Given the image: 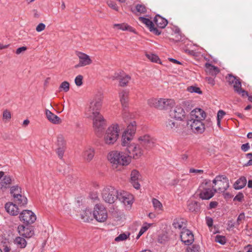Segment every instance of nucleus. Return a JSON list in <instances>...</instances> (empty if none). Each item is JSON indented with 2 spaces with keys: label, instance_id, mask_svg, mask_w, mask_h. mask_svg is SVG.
<instances>
[{
  "label": "nucleus",
  "instance_id": "nucleus-35",
  "mask_svg": "<svg viewBox=\"0 0 252 252\" xmlns=\"http://www.w3.org/2000/svg\"><path fill=\"white\" fill-rule=\"evenodd\" d=\"M247 184V179L245 177H241L238 179L234 185L236 189H240L243 188Z\"/></svg>",
  "mask_w": 252,
  "mask_h": 252
},
{
  "label": "nucleus",
  "instance_id": "nucleus-12",
  "mask_svg": "<svg viewBox=\"0 0 252 252\" xmlns=\"http://www.w3.org/2000/svg\"><path fill=\"white\" fill-rule=\"evenodd\" d=\"M17 229L19 235L24 238H30L34 235L33 227L29 224L19 225Z\"/></svg>",
  "mask_w": 252,
  "mask_h": 252
},
{
  "label": "nucleus",
  "instance_id": "nucleus-48",
  "mask_svg": "<svg viewBox=\"0 0 252 252\" xmlns=\"http://www.w3.org/2000/svg\"><path fill=\"white\" fill-rule=\"evenodd\" d=\"M200 247L197 245H193L190 247L187 248V252H199Z\"/></svg>",
  "mask_w": 252,
  "mask_h": 252
},
{
  "label": "nucleus",
  "instance_id": "nucleus-38",
  "mask_svg": "<svg viewBox=\"0 0 252 252\" xmlns=\"http://www.w3.org/2000/svg\"><path fill=\"white\" fill-rule=\"evenodd\" d=\"M172 225L174 228L180 229L184 227V220L182 219H175L174 220Z\"/></svg>",
  "mask_w": 252,
  "mask_h": 252
},
{
  "label": "nucleus",
  "instance_id": "nucleus-30",
  "mask_svg": "<svg viewBox=\"0 0 252 252\" xmlns=\"http://www.w3.org/2000/svg\"><path fill=\"white\" fill-rule=\"evenodd\" d=\"M81 218L85 222H88L94 218L93 213L91 210L86 208L81 213Z\"/></svg>",
  "mask_w": 252,
  "mask_h": 252
},
{
  "label": "nucleus",
  "instance_id": "nucleus-5",
  "mask_svg": "<svg viewBox=\"0 0 252 252\" xmlns=\"http://www.w3.org/2000/svg\"><path fill=\"white\" fill-rule=\"evenodd\" d=\"M118 190L111 186H107L103 189L101 196L105 202L112 204L117 200L116 194Z\"/></svg>",
  "mask_w": 252,
  "mask_h": 252
},
{
  "label": "nucleus",
  "instance_id": "nucleus-4",
  "mask_svg": "<svg viewBox=\"0 0 252 252\" xmlns=\"http://www.w3.org/2000/svg\"><path fill=\"white\" fill-rule=\"evenodd\" d=\"M119 127L118 124L109 126L104 135L103 140L107 145H113L118 140L119 136Z\"/></svg>",
  "mask_w": 252,
  "mask_h": 252
},
{
  "label": "nucleus",
  "instance_id": "nucleus-17",
  "mask_svg": "<svg viewBox=\"0 0 252 252\" xmlns=\"http://www.w3.org/2000/svg\"><path fill=\"white\" fill-rule=\"evenodd\" d=\"M138 19L140 22L146 26L151 32H152L157 35L161 33V31L155 27L154 23L149 19L143 17H140Z\"/></svg>",
  "mask_w": 252,
  "mask_h": 252
},
{
  "label": "nucleus",
  "instance_id": "nucleus-33",
  "mask_svg": "<svg viewBox=\"0 0 252 252\" xmlns=\"http://www.w3.org/2000/svg\"><path fill=\"white\" fill-rule=\"evenodd\" d=\"M207 72L212 76H215L220 72L219 69L209 63H206L205 64Z\"/></svg>",
  "mask_w": 252,
  "mask_h": 252
},
{
  "label": "nucleus",
  "instance_id": "nucleus-61",
  "mask_svg": "<svg viewBox=\"0 0 252 252\" xmlns=\"http://www.w3.org/2000/svg\"><path fill=\"white\" fill-rule=\"evenodd\" d=\"M3 117L4 119H10L11 118L10 112L7 110H5L3 113Z\"/></svg>",
  "mask_w": 252,
  "mask_h": 252
},
{
  "label": "nucleus",
  "instance_id": "nucleus-62",
  "mask_svg": "<svg viewBox=\"0 0 252 252\" xmlns=\"http://www.w3.org/2000/svg\"><path fill=\"white\" fill-rule=\"evenodd\" d=\"M206 81L208 84L211 85L212 86H214L215 84V81L214 78L207 77L206 78Z\"/></svg>",
  "mask_w": 252,
  "mask_h": 252
},
{
  "label": "nucleus",
  "instance_id": "nucleus-11",
  "mask_svg": "<svg viewBox=\"0 0 252 252\" xmlns=\"http://www.w3.org/2000/svg\"><path fill=\"white\" fill-rule=\"evenodd\" d=\"M203 120L190 119L188 122L192 130L195 133H201L205 130V126L202 121Z\"/></svg>",
  "mask_w": 252,
  "mask_h": 252
},
{
  "label": "nucleus",
  "instance_id": "nucleus-6",
  "mask_svg": "<svg viewBox=\"0 0 252 252\" xmlns=\"http://www.w3.org/2000/svg\"><path fill=\"white\" fill-rule=\"evenodd\" d=\"M93 217L98 222L105 221L108 218L106 208L102 205L96 204L93 211Z\"/></svg>",
  "mask_w": 252,
  "mask_h": 252
},
{
  "label": "nucleus",
  "instance_id": "nucleus-57",
  "mask_svg": "<svg viewBox=\"0 0 252 252\" xmlns=\"http://www.w3.org/2000/svg\"><path fill=\"white\" fill-rule=\"evenodd\" d=\"M45 29V25L43 23H40L39 24L36 28V31L37 32H40L42 31H43Z\"/></svg>",
  "mask_w": 252,
  "mask_h": 252
},
{
  "label": "nucleus",
  "instance_id": "nucleus-7",
  "mask_svg": "<svg viewBox=\"0 0 252 252\" xmlns=\"http://www.w3.org/2000/svg\"><path fill=\"white\" fill-rule=\"evenodd\" d=\"M213 183L217 185V191L219 192H224L229 187V182L227 178L224 176H217L213 180Z\"/></svg>",
  "mask_w": 252,
  "mask_h": 252
},
{
  "label": "nucleus",
  "instance_id": "nucleus-23",
  "mask_svg": "<svg viewBox=\"0 0 252 252\" xmlns=\"http://www.w3.org/2000/svg\"><path fill=\"white\" fill-rule=\"evenodd\" d=\"M113 80L119 79V85L120 86L124 87L126 86L129 81L130 80V77L128 75L124 76H120L118 73H115L114 75L112 76Z\"/></svg>",
  "mask_w": 252,
  "mask_h": 252
},
{
  "label": "nucleus",
  "instance_id": "nucleus-54",
  "mask_svg": "<svg viewBox=\"0 0 252 252\" xmlns=\"http://www.w3.org/2000/svg\"><path fill=\"white\" fill-rule=\"evenodd\" d=\"M83 76L79 75L77 76L75 79V83L76 86L80 87L83 84Z\"/></svg>",
  "mask_w": 252,
  "mask_h": 252
},
{
  "label": "nucleus",
  "instance_id": "nucleus-13",
  "mask_svg": "<svg viewBox=\"0 0 252 252\" xmlns=\"http://www.w3.org/2000/svg\"><path fill=\"white\" fill-rule=\"evenodd\" d=\"M76 55L78 57L79 62L78 64L75 66V68L85 66L92 63V61L88 55L79 51L76 52Z\"/></svg>",
  "mask_w": 252,
  "mask_h": 252
},
{
  "label": "nucleus",
  "instance_id": "nucleus-50",
  "mask_svg": "<svg viewBox=\"0 0 252 252\" xmlns=\"http://www.w3.org/2000/svg\"><path fill=\"white\" fill-rule=\"evenodd\" d=\"M215 241L221 245H224L226 243V239L224 236L217 235L215 237Z\"/></svg>",
  "mask_w": 252,
  "mask_h": 252
},
{
  "label": "nucleus",
  "instance_id": "nucleus-3",
  "mask_svg": "<svg viewBox=\"0 0 252 252\" xmlns=\"http://www.w3.org/2000/svg\"><path fill=\"white\" fill-rule=\"evenodd\" d=\"M102 105L101 96H96L91 101L89 106L86 108L85 115L86 117L91 119L101 115L100 110Z\"/></svg>",
  "mask_w": 252,
  "mask_h": 252
},
{
  "label": "nucleus",
  "instance_id": "nucleus-21",
  "mask_svg": "<svg viewBox=\"0 0 252 252\" xmlns=\"http://www.w3.org/2000/svg\"><path fill=\"white\" fill-rule=\"evenodd\" d=\"M140 177V173L136 170H133L130 174V182L133 187L138 189L140 188V185L138 182Z\"/></svg>",
  "mask_w": 252,
  "mask_h": 252
},
{
  "label": "nucleus",
  "instance_id": "nucleus-36",
  "mask_svg": "<svg viewBox=\"0 0 252 252\" xmlns=\"http://www.w3.org/2000/svg\"><path fill=\"white\" fill-rule=\"evenodd\" d=\"M136 128V122L134 121L131 122L127 126V129L124 133H127V134L132 135L135 133Z\"/></svg>",
  "mask_w": 252,
  "mask_h": 252
},
{
  "label": "nucleus",
  "instance_id": "nucleus-14",
  "mask_svg": "<svg viewBox=\"0 0 252 252\" xmlns=\"http://www.w3.org/2000/svg\"><path fill=\"white\" fill-rule=\"evenodd\" d=\"M180 238L182 242L186 245H191L194 241L192 233L187 229H183L180 234Z\"/></svg>",
  "mask_w": 252,
  "mask_h": 252
},
{
  "label": "nucleus",
  "instance_id": "nucleus-10",
  "mask_svg": "<svg viewBox=\"0 0 252 252\" xmlns=\"http://www.w3.org/2000/svg\"><path fill=\"white\" fill-rule=\"evenodd\" d=\"M116 197L117 199H118L125 205H131L133 202V195L124 190H118Z\"/></svg>",
  "mask_w": 252,
  "mask_h": 252
},
{
  "label": "nucleus",
  "instance_id": "nucleus-20",
  "mask_svg": "<svg viewBox=\"0 0 252 252\" xmlns=\"http://www.w3.org/2000/svg\"><path fill=\"white\" fill-rule=\"evenodd\" d=\"M175 104V101L172 99L159 98L158 109H168Z\"/></svg>",
  "mask_w": 252,
  "mask_h": 252
},
{
  "label": "nucleus",
  "instance_id": "nucleus-58",
  "mask_svg": "<svg viewBox=\"0 0 252 252\" xmlns=\"http://www.w3.org/2000/svg\"><path fill=\"white\" fill-rule=\"evenodd\" d=\"M243 197H244L243 194L242 193H239L234 197L233 200L241 202V201H242Z\"/></svg>",
  "mask_w": 252,
  "mask_h": 252
},
{
  "label": "nucleus",
  "instance_id": "nucleus-34",
  "mask_svg": "<svg viewBox=\"0 0 252 252\" xmlns=\"http://www.w3.org/2000/svg\"><path fill=\"white\" fill-rule=\"evenodd\" d=\"M165 126L167 130L173 131L179 127V125L177 122L169 119L166 121Z\"/></svg>",
  "mask_w": 252,
  "mask_h": 252
},
{
  "label": "nucleus",
  "instance_id": "nucleus-25",
  "mask_svg": "<svg viewBox=\"0 0 252 252\" xmlns=\"http://www.w3.org/2000/svg\"><path fill=\"white\" fill-rule=\"evenodd\" d=\"M45 114L47 119L52 123L54 124H59L61 123V119L52 113L48 109L45 110Z\"/></svg>",
  "mask_w": 252,
  "mask_h": 252
},
{
  "label": "nucleus",
  "instance_id": "nucleus-37",
  "mask_svg": "<svg viewBox=\"0 0 252 252\" xmlns=\"http://www.w3.org/2000/svg\"><path fill=\"white\" fill-rule=\"evenodd\" d=\"M132 136L130 135H128L127 133H123L122 138V145L123 146H126L127 147L129 146L130 141L132 139Z\"/></svg>",
  "mask_w": 252,
  "mask_h": 252
},
{
  "label": "nucleus",
  "instance_id": "nucleus-27",
  "mask_svg": "<svg viewBox=\"0 0 252 252\" xmlns=\"http://www.w3.org/2000/svg\"><path fill=\"white\" fill-rule=\"evenodd\" d=\"M129 91L122 90L119 93V97L122 105L124 107H126L128 101Z\"/></svg>",
  "mask_w": 252,
  "mask_h": 252
},
{
  "label": "nucleus",
  "instance_id": "nucleus-63",
  "mask_svg": "<svg viewBox=\"0 0 252 252\" xmlns=\"http://www.w3.org/2000/svg\"><path fill=\"white\" fill-rule=\"evenodd\" d=\"M27 49V48L26 46H23V47L18 48L16 51V54L17 55H19L23 52L26 51Z\"/></svg>",
  "mask_w": 252,
  "mask_h": 252
},
{
  "label": "nucleus",
  "instance_id": "nucleus-32",
  "mask_svg": "<svg viewBox=\"0 0 252 252\" xmlns=\"http://www.w3.org/2000/svg\"><path fill=\"white\" fill-rule=\"evenodd\" d=\"M14 244L17 246V248L20 249L25 248L27 244V241L25 238L21 237H17L14 240Z\"/></svg>",
  "mask_w": 252,
  "mask_h": 252
},
{
  "label": "nucleus",
  "instance_id": "nucleus-39",
  "mask_svg": "<svg viewBox=\"0 0 252 252\" xmlns=\"http://www.w3.org/2000/svg\"><path fill=\"white\" fill-rule=\"evenodd\" d=\"M152 204L155 210L161 211L162 210V205L161 202L156 198L152 199Z\"/></svg>",
  "mask_w": 252,
  "mask_h": 252
},
{
  "label": "nucleus",
  "instance_id": "nucleus-53",
  "mask_svg": "<svg viewBox=\"0 0 252 252\" xmlns=\"http://www.w3.org/2000/svg\"><path fill=\"white\" fill-rule=\"evenodd\" d=\"M148 59L151 61L153 62L158 63V61H159V59L158 56L154 54H147L146 55Z\"/></svg>",
  "mask_w": 252,
  "mask_h": 252
},
{
  "label": "nucleus",
  "instance_id": "nucleus-19",
  "mask_svg": "<svg viewBox=\"0 0 252 252\" xmlns=\"http://www.w3.org/2000/svg\"><path fill=\"white\" fill-rule=\"evenodd\" d=\"M216 191L217 189H214V186L213 189L205 188L199 193V196L202 199H209L214 196Z\"/></svg>",
  "mask_w": 252,
  "mask_h": 252
},
{
  "label": "nucleus",
  "instance_id": "nucleus-51",
  "mask_svg": "<svg viewBox=\"0 0 252 252\" xmlns=\"http://www.w3.org/2000/svg\"><path fill=\"white\" fill-rule=\"evenodd\" d=\"M65 147H58L57 149L56 152L60 159H63Z\"/></svg>",
  "mask_w": 252,
  "mask_h": 252
},
{
  "label": "nucleus",
  "instance_id": "nucleus-22",
  "mask_svg": "<svg viewBox=\"0 0 252 252\" xmlns=\"http://www.w3.org/2000/svg\"><path fill=\"white\" fill-rule=\"evenodd\" d=\"M206 117V113L200 108H196L190 112V119L204 120Z\"/></svg>",
  "mask_w": 252,
  "mask_h": 252
},
{
  "label": "nucleus",
  "instance_id": "nucleus-42",
  "mask_svg": "<svg viewBox=\"0 0 252 252\" xmlns=\"http://www.w3.org/2000/svg\"><path fill=\"white\" fill-rule=\"evenodd\" d=\"M152 223H145L141 228L138 234V236L137 237V238H139L140 236H141L145 232H146L148 229V228L151 226L152 225Z\"/></svg>",
  "mask_w": 252,
  "mask_h": 252
},
{
  "label": "nucleus",
  "instance_id": "nucleus-1",
  "mask_svg": "<svg viewBox=\"0 0 252 252\" xmlns=\"http://www.w3.org/2000/svg\"><path fill=\"white\" fill-rule=\"evenodd\" d=\"M138 144L132 143L126 147L128 153L127 155L130 159H138L144 154V150H150L155 146L154 139L149 135L145 134L138 138Z\"/></svg>",
  "mask_w": 252,
  "mask_h": 252
},
{
  "label": "nucleus",
  "instance_id": "nucleus-49",
  "mask_svg": "<svg viewBox=\"0 0 252 252\" xmlns=\"http://www.w3.org/2000/svg\"><path fill=\"white\" fill-rule=\"evenodd\" d=\"M60 89H63L65 92H67L69 90V83L67 81H63L60 85Z\"/></svg>",
  "mask_w": 252,
  "mask_h": 252
},
{
  "label": "nucleus",
  "instance_id": "nucleus-18",
  "mask_svg": "<svg viewBox=\"0 0 252 252\" xmlns=\"http://www.w3.org/2000/svg\"><path fill=\"white\" fill-rule=\"evenodd\" d=\"M226 79L230 85H233L234 91L241 87V82L240 79L237 77L234 76L231 74H229L226 76Z\"/></svg>",
  "mask_w": 252,
  "mask_h": 252
},
{
  "label": "nucleus",
  "instance_id": "nucleus-41",
  "mask_svg": "<svg viewBox=\"0 0 252 252\" xmlns=\"http://www.w3.org/2000/svg\"><path fill=\"white\" fill-rule=\"evenodd\" d=\"M147 103L150 107H153L158 109L159 99H158L154 98H150L148 100Z\"/></svg>",
  "mask_w": 252,
  "mask_h": 252
},
{
  "label": "nucleus",
  "instance_id": "nucleus-29",
  "mask_svg": "<svg viewBox=\"0 0 252 252\" xmlns=\"http://www.w3.org/2000/svg\"><path fill=\"white\" fill-rule=\"evenodd\" d=\"M13 197L14 199V202L20 206H24L27 204V198L20 193L14 195Z\"/></svg>",
  "mask_w": 252,
  "mask_h": 252
},
{
  "label": "nucleus",
  "instance_id": "nucleus-47",
  "mask_svg": "<svg viewBox=\"0 0 252 252\" xmlns=\"http://www.w3.org/2000/svg\"><path fill=\"white\" fill-rule=\"evenodd\" d=\"M168 240V237L166 234H161L158 236V241L161 244L165 243Z\"/></svg>",
  "mask_w": 252,
  "mask_h": 252
},
{
  "label": "nucleus",
  "instance_id": "nucleus-46",
  "mask_svg": "<svg viewBox=\"0 0 252 252\" xmlns=\"http://www.w3.org/2000/svg\"><path fill=\"white\" fill-rule=\"evenodd\" d=\"M187 90L190 93H196L198 94H201L202 92L200 89L196 86H189Z\"/></svg>",
  "mask_w": 252,
  "mask_h": 252
},
{
  "label": "nucleus",
  "instance_id": "nucleus-45",
  "mask_svg": "<svg viewBox=\"0 0 252 252\" xmlns=\"http://www.w3.org/2000/svg\"><path fill=\"white\" fill-rule=\"evenodd\" d=\"M129 236V233L126 234L125 233L120 234L118 236L115 238V241L116 242H120L126 240Z\"/></svg>",
  "mask_w": 252,
  "mask_h": 252
},
{
  "label": "nucleus",
  "instance_id": "nucleus-9",
  "mask_svg": "<svg viewBox=\"0 0 252 252\" xmlns=\"http://www.w3.org/2000/svg\"><path fill=\"white\" fill-rule=\"evenodd\" d=\"M20 220L26 224L33 223L36 220L35 215L31 210H24L19 216Z\"/></svg>",
  "mask_w": 252,
  "mask_h": 252
},
{
  "label": "nucleus",
  "instance_id": "nucleus-64",
  "mask_svg": "<svg viewBox=\"0 0 252 252\" xmlns=\"http://www.w3.org/2000/svg\"><path fill=\"white\" fill-rule=\"evenodd\" d=\"M250 147L249 145V144L248 143L243 144L241 146V150L243 151L244 152H246L249 150Z\"/></svg>",
  "mask_w": 252,
  "mask_h": 252
},
{
  "label": "nucleus",
  "instance_id": "nucleus-16",
  "mask_svg": "<svg viewBox=\"0 0 252 252\" xmlns=\"http://www.w3.org/2000/svg\"><path fill=\"white\" fill-rule=\"evenodd\" d=\"M13 180L11 177L8 175H4L2 171L0 172V188L4 190L10 187L12 184Z\"/></svg>",
  "mask_w": 252,
  "mask_h": 252
},
{
  "label": "nucleus",
  "instance_id": "nucleus-60",
  "mask_svg": "<svg viewBox=\"0 0 252 252\" xmlns=\"http://www.w3.org/2000/svg\"><path fill=\"white\" fill-rule=\"evenodd\" d=\"M206 223H207V225L209 227L212 226L213 224V220L212 218H211L209 217H206Z\"/></svg>",
  "mask_w": 252,
  "mask_h": 252
},
{
  "label": "nucleus",
  "instance_id": "nucleus-26",
  "mask_svg": "<svg viewBox=\"0 0 252 252\" xmlns=\"http://www.w3.org/2000/svg\"><path fill=\"white\" fill-rule=\"evenodd\" d=\"M154 22L157 27L160 29L164 28L168 24L167 20L158 14L155 17Z\"/></svg>",
  "mask_w": 252,
  "mask_h": 252
},
{
  "label": "nucleus",
  "instance_id": "nucleus-2",
  "mask_svg": "<svg viewBox=\"0 0 252 252\" xmlns=\"http://www.w3.org/2000/svg\"><path fill=\"white\" fill-rule=\"evenodd\" d=\"M108 160L113 165H127L130 162V158L123 152L113 151L107 156Z\"/></svg>",
  "mask_w": 252,
  "mask_h": 252
},
{
  "label": "nucleus",
  "instance_id": "nucleus-24",
  "mask_svg": "<svg viewBox=\"0 0 252 252\" xmlns=\"http://www.w3.org/2000/svg\"><path fill=\"white\" fill-rule=\"evenodd\" d=\"M5 208L6 212L12 216L17 215L19 213L18 207L13 203H6L5 205Z\"/></svg>",
  "mask_w": 252,
  "mask_h": 252
},
{
  "label": "nucleus",
  "instance_id": "nucleus-44",
  "mask_svg": "<svg viewBox=\"0 0 252 252\" xmlns=\"http://www.w3.org/2000/svg\"><path fill=\"white\" fill-rule=\"evenodd\" d=\"M136 11L141 13L144 14L147 12V8L146 6L141 4H138L135 6Z\"/></svg>",
  "mask_w": 252,
  "mask_h": 252
},
{
  "label": "nucleus",
  "instance_id": "nucleus-31",
  "mask_svg": "<svg viewBox=\"0 0 252 252\" xmlns=\"http://www.w3.org/2000/svg\"><path fill=\"white\" fill-rule=\"evenodd\" d=\"M94 155V148L89 147H88L84 151L83 157L84 159L89 162L91 161Z\"/></svg>",
  "mask_w": 252,
  "mask_h": 252
},
{
  "label": "nucleus",
  "instance_id": "nucleus-40",
  "mask_svg": "<svg viewBox=\"0 0 252 252\" xmlns=\"http://www.w3.org/2000/svg\"><path fill=\"white\" fill-rule=\"evenodd\" d=\"M56 144L58 147H65L66 142L63 135L59 134L57 136Z\"/></svg>",
  "mask_w": 252,
  "mask_h": 252
},
{
  "label": "nucleus",
  "instance_id": "nucleus-43",
  "mask_svg": "<svg viewBox=\"0 0 252 252\" xmlns=\"http://www.w3.org/2000/svg\"><path fill=\"white\" fill-rule=\"evenodd\" d=\"M114 27H117L119 29H121L123 31L128 30L132 31V28L131 27L125 24H116L114 25Z\"/></svg>",
  "mask_w": 252,
  "mask_h": 252
},
{
  "label": "nucleus",
  "instance_id": "nucleus-28",
  "mask_svg": "<svg viewBox=\"0 0 252 252\" xmlns=\"http://www.w3.org/2000/svg\"><path fill=\"white\" fill-rule=\"evenodd\" d=\"M187 207L188 210L191 212L197 213L200 210V205L196 201L189 200L188 201Z\"/></svg>",
  "mask_w": 252,
  "mask_h": 252
},
{
  "label": "nucleus",
  "instance_id": "nucleus-8",
  "mask_svg": "<svg viewBox=\"0 0 252 252\" xmlns=\"http://www.w3.org/2000/svg\"><path fill=\"white\" fill-rule=\"evenodd\" d=\"M93 120V127L96 133H101L106 126L105 120L101 114L91 118Z\"/></svg>",
  "mask_w": 252,
  "mask_h": 252
},
{
  "label": "nucleus",
  "instance_id": "nucleus-56",
  "mask_svg": "<svg viewBox=\"0 0 252 252\" xmlns=\"http://www.w3.org/2000/svg\"><path fill=\"white\" fill-rule=\"evenodd\" d=\"M107 4L108 6L113 9L116 11H118V7L114 2L109 0L107 1Z\"/></svg>",
  "mask_w": 252,
  "mask_h": 252
},
{
  "label": "nucleus",
  "instance_id": "nucleus-52",
  "mask_svg": "<svg viewBox=\"0 0 252 252\" xmlns=\"http://www.w3.org/2000/svg\"><path fill=\"white\" fill-rule=\"evenodd\" d=\"M10 193L13 196L14 195H16L18 193H19V190H20V188L18 186H13L10 188Z\"/></svg>",
  "mask_w": 252,
  "mask_h": 252
},
{
  "label": "nucleus",
  "instance_id": "nucleus-59",
  "mask_svg": "<svg viewBox=\"0 0 252 252\" xmlns=\"http://www.w3.org/2000/svg\"><path fill=\"white\" fill-rule=\"evenodd\" d=\"M245 214L244 213H241L238 218H237V222L238 223V224L239 225L242 220H245Z\"/></svg>",
  "mask_w": 252,
  "mask_h": 252
},
{
  "label": "nucleus",
  "instance_id": "nucleus-15",
  "mask_svg": "<svg viewBox=\"0 0 252 252\" xmlns=\"http://www.w3.org/2000/svg\"><path fill=\"white\" fill-rule=\"evenodd\" d=\"M170 117L176 120L182 121L185 116V111L180 106H177L170 111Z\"/></svg>",
  "mask_w": 252,
  "mask_h": 252
},
{
  "label": "nucleus",
  "instance_id": "nucleus-55",
  "mask_svg": "<svg viewBox=\"0 0 252 252\" xmlns=\"http://www.w3.org/2000/svg\"><path fill=\"white\" fill-rule=\"evenodd\" d=\"M235 91L239 94H241L242 96H248V93L247 91L242 90L241 87L235 90Z\"/></svg>",
  "mask_w": 252,
  "mask_h": 252
}]
</instances>
